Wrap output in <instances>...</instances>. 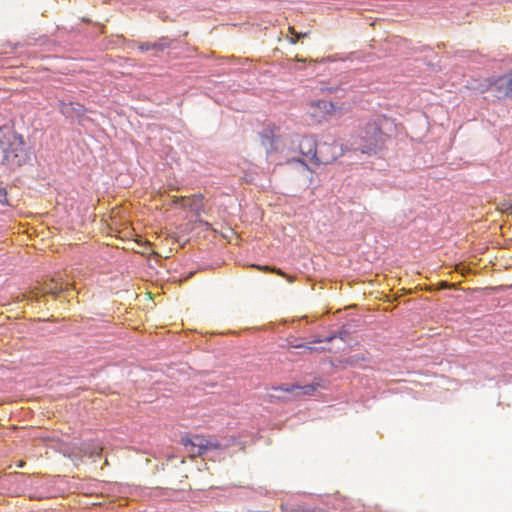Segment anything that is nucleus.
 I'll return each instance as SVG.
<instances>
[{
    "label": "nucleus",
    "instance_id": "ddd939ff",
    "mask_svg": "<svg viewBox=\"0 0 512 512\" xmlns=\"http://www.w3.org/2000/svg\"><path fill=\"white\" fill-rule=\"evenodd\" d=\"M0 203L3 205L9 204L7 199V191L3 187H0Z\"/></svg>",
    "mask_w": 512,
    "mask_h": 512
},
{
    "label": "nucleus",
    "instance_id": "1a4fd4ad",
    "mask_svg": "<svg viewBox=\"0 0 512 512\" xmlns=\"http://www.w3.org/2000/svg\"><path fill=\"white\" fill-rule=\"evenodd\" d=\"M504 79H505V77L503 76L497 80L496 89L499 92H502L504 97L512 98V71H511L509 79L506 82L505 87H503L502 84H500Z\"/></svg>",
    "mask_w": 512,
    "mask_h": 512
},
{
    "label": "nucleus",
    "instance_id": "a211bd4d",
    "mask_svg": "<svg viewBox=\"0 0 512 512\" xmlns=\"http://www.w3.org/2000/svg\"><path fill=\"white\" fill-rule=\"evenodd\" d=\"M299 39H300V38H298V37H297V34H296V35H294V36H292V37L290 38V42H291L292 44H295V43H297V41H298Z\"/></svg>",
    "mask_w": 512,
    "mask_h": 512
},
{
    "label": "nucleus",
    "instance_id": "aec40b11",
    "mask_svg": "<svg viewBox=\"0 0 512 512\" xmlns=\"http://www.w3.org/2000/svg\"><path fill=\"white\" fill-rule=\"evenodd\" d=\"M308 34H309V32L297 33V37L298 38L306 37V36H308Z\"/></svg>",
    "mask_w": 512,
    "mask_h": 512
},
{
    "label": "nucleus",
    "instance_id": "2eb2a0df",
    "mask_svg": "<svg viewBox=\"0 0 512 512\" xmlns=\"http://www.w3.org/2000/svg\"><path fill=\"white\" fill-rule=\"evenodd\" d=\"M62 290V287L55 285L54 287L46 288V293L57 294Z\"/></svg>",
    "mask_w": 512,
    "mask_h": 512
},
{
    "label": "nucleus",
    "instance_id": "f8f14e48",
    "mask_svg": "<svg viewBox=\"0 0 512 512\" xmlns=\"http://www.w3.org/2000/svg\"><path fill=\"white\" fill-rule=\"evenodd\" d=\"M317 90H319L320 93H323V94H330V93H334L336 92L337 88H334V87H328V86H324V85H321L320 87L316 88Z\"/></svg>",
    "mask_w": 512,
    "mask_h": 512
},
{
    "label": "nucleus",
    "instance_id": "f03ea898",
    "mask_svg": "<svg viewBox=\"0 0 512 512\" xmlns=\"http://www.w3.org/2000/svg\"><path fill=\"white\" fill-rule=\"evenodd\" d=\"M2 164L8 169L15 170L29 160V153L21 135L13 134L3 146Z\"/></svg>",
    "mask_w": 512,
    "mask_h": 512
},
{
    "label": "nucleus",
    "instance_id": "0eeeda50",
    "mask_svg": "<svg viewBox=\"0 0 512 512\" xmlns=\"http://www.w3.org/2000/svg\"><path fill=\"white\" fill-rule=\"evenodd\" d=\"M60 111L66 117L82 116L85 113V108L79 103H60Z\"/></svg>",
    "mask_w": 512,
    "mask_h": 512
},
{
    "label": "nucleus",
    "instance_id": "6e6552de",
    "mask_svg": "<svg viewBox=\"0 0 512 512\" xmlns=\"http://www.w3.org/2000/svg\"><path fill=\"white\" fill-rule=\"evenodd\" d=\"M252 267L262 271V272H271V273H275L281 277H284L287 279L288 282L292 283L294 282L295 278L291 275H287L284 271H282L281 269L279 268H276V267H271V266H261V265H252Z\"/></svg>",
    "mask_w": 512,
    "mask_h": 512
},
{
    "label": "nucleus",
    "instance_id": "4468645a",
    "mask_svg": "<svg viewBox=\"0 0 512 512\" xmlns=\"http://www.w3.org/2000/svg\"><path fill=\"white\" fill-rule=\"evenodd\" d=\"M501 209L512 214V200L504 201L501 204Z\"/></svg>",
    "mask_w": 512,
    "mask_h": 512
},
{
    "label": "nucleus",
    "instance_id": "f257e3e1",
    "mask_svg": "<svg viewBox=\"0 0 512 512\" xmlns=\"http://www.w3.org/2000/svg\"><path fill=\"white\" fill-rule=\"evenodd\" d=\"M385 122L384 116H376L360 124L358 133L351 142L353 149L366 155L382 150L387 140V135L382 130Z\"/></svg>",
    "mask_w": 512,
    "mask_h": 512
},
{
    "label": "nucleus",
    "instance_id": "9d476101",
    "mask_svg": "<svg viewBox=\"0 0 512 512\" xmlns=\"http://www.w3.org/2000/svg\"><path fill=\"white\" fill-rule=\"evenodd\" d=\"M298 388H299L298 385L284 384V385H281V386L273 387V390L274 391H283V392H286V393H292V392L297 391Z\"/></svg>",
    "mask_w": 512,
    "mask_h": 512
},
{
    "label": "nucleus",
    "instance_id": "dca6fc26",
    "mask_svg": "<svg viewBox=\"0 0 512 512\" xmlns=\"http://www.w3.org/2000/svg\"><path fill=\"white\" fill-rule=\"evenodd\" d=\"M138 49L142 52L148 51L151 49V44L150 43H141L138 45Z\"/></svg>",
    "mask_w": 512,
    "mask_h": 512
},
{
    "label": "nucleus",
    "instance_id": "f3484780",
    "mask_svg": "<svg viewBox=\"0 0 512 512\" xmlns=\"http://www.w3.org/2000/svg\"><path fill=\"white\" fill-rule=\"evenodd\" d=\"M151 49H153V50H163L164 46L162 44H159V43H153V44H151Z\"/></svg>",
    "mask_w": 512,
    "mask_h": 512
},
{
    "label": "nucleus",
    "instance_id": "6ab92c4d",
    "mask_svg": "<svg viewBox=\"0 0 512 512\" xmlns=\"http://www.w3.org/2000/svg\"><path fill=\"white\" fill-rule=\"evenodd\" d=\"M288 31H289V33H290L292 36H294V35H296V34H297V32L295 31L294 27H292V26H290V27L288 28Z\"/></svg>",
    "mask_w": 512,
    "mask_h": 512
},
{
    "label": "nucleus",
    "instance_id": "7ed1b4c3",
    "mask_svg": "<svg viewBox=\"0 0 512 512\" xmlns=\"http://www.w3.org/2000/svg\"><path fill=\"white\" fill-rule=\"evenodd\" d=\"M333 146L334 145L323 144L317 149L316 139L312 136H303L298 143L299 152L318 164H328L337 159V155H328L327 153Z\"/></svg>",
    "mask_w": 512,
    "mask_h": 512
},
{
    "label": "nucleus",
    "instance_id": "412c9836",
    "mask_svg": "<svg viewBox=\"0 0 512 512\" xmlns=\"http://www.w3.org/2000/svg\"><path fill=\"white\" fill-rule=\"evenodd\" d=\"M23 466H24V463H23L22 461H20V462L18 463V467H23Z\"/></svg>",
    "mask_w": 512,
    "mask_h": 512
},
{
    "label": "nucleus",
    "instance_id": "39448f33",
    "mask_svg": "<svg viewBox=\"0 0 512 512\" xmlns=\"http://www.w3.org/2000/svg\"><path fill=\"white\" fill-rule=\"evenodd\" d=\"M311 115L318 119V122L335 115L341 110L337 104L326 100H313L310 102Z\"/></svg>",
    "mask_w": 512,
    "mask_h": 512
},
{
    "label": "nucleus",
    "instance_id": "20e7f679",
    "mask_svg": "<svg viewBox=\"0 0 512 512\" xmlns=\"http://www.w3.org/2000/svg\"><path fill=\"white\" fill-rule=\"evenodd\" d=\"M182 444L191 458L201 457L209 451L223 450L226 446L222 445L217 439L207 438L202 435H194L191 438L182 439Z\"/></svg>",
    "mask_w": 512,
    "mask_h": 512
},
{
    "label": "nucleus",
    "instance_id": "423d86ee",
    "mask_svg": "<svg viewBox=\"0 0 512 512\" xmlns=\"http://www.w3.org/2000/svg\"><path fill=\"white\" fill-rule=\"evenodd\" d=\"M173 202L182 208L198 211L203 206V196L201 194H196L189 197H175Z\"/></svg>",
    "mask_w": 512,
    "mask_h": 512
},
{
    "label": "nucleus",
    "instance_id": "9b49d317",
    "mask_svg": "<svg viewBox=\"0 0 512 512\" xmlns=\"http://www.w3.org/2000/svg\"><path fill=\"white\" fill-rule=\"evenodd\" d=\"M297 390H300L302 394L311 395L316 390V388L313 385H305L299 386Z\"/></svg>",
    "mask_w": 512,
    "mask_h": 512
}]
</instances>
